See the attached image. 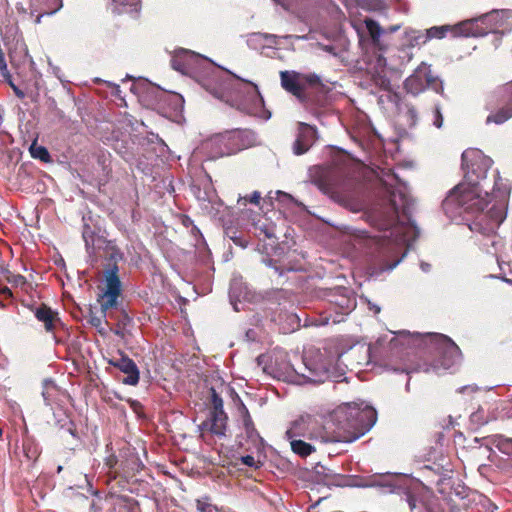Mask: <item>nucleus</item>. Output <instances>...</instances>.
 Returning a JSON list of instances; mask_svg holds the SVG:
<instances>
[{
	"label": "nucleus",
	"mask_w": 512,
	"mask_h": 512,
	"mask_svg": "<svg viewBox=\"0 0 512 512\" xmlns=\"http://www.w3.org/2000/svg\"><path fill=\"white\" fill-rule=\"evenodd\" d=\"M216 80L215 85H204L215 98L246 114L263 120L270 119L271 112L265 108L264 99L256 84L234 74L225 80L219 78Z\"/></svg>",
	"instance_id": "1"
},
{
	"label": "nucleus",
	"mask_w": 512,
	"mask_h": 512,
	"mask_svg": "<svg viewBox=\"0 0 512 512\" xmlns=\"http://www.w3.org/2000/svg\"><path fill=\"white\" fill-rule=\"evenodd\" d=\"M379 181L389 193L388 218L382 224V229L389 231V235H384V237L394 238L396 243L403 244L410 240L407 233L411 231L415 239L419 235L417 227L404 225L400 220V214L406 216L410 205L405 184L391 170H382Z\"/></svg>",
	"instance_id": "2"
},
{
	"label": "nucleus",
	"mask_w": 512,
	"mask_h": 512,
	"mask_svg": "<svg viewBox=\"0 0 512 512\" xmlns=\"http://www.w3.org/2000/svg\"><path fill=\"white\" fill-rule=\"evenodd\" d=\"M424 338L429 341L437 351V362L434 364L419 365L414 368H410L405 365L400 369L395 368L394 371H402L407 374L418 371H424L426 373L431 371L438 372L440 367L443 369H449L461 362L462 353L460 348L452 339L443 334L427 333L425 335H421L420 333H410L409 331L402 330L397 333V337L391 340V345L395 347L398 345V342L403 346L416 345L418 342L423 341Z\"/></svg>",
	"instance_id": "3"
},
{
	"label": "nucleus",
	"mask_w": 512,
	"mask_h": 512,
	"mask_svg": "<svg viewBox=\"0 0 512 512\" xmlns=\"http://www.w3.org/2000/svg\"><path fill=\"white\" fill-rule=\"evenodd\" d=\"M332 419L339 430L349 434H335L341 439L340 442H352L370 431L377 421V412L364 402H353L339 406L334 411Z\"/></svg>",
	"instance_id": "4"
},
{
	"label": "nucleus",
	"mask_w": 512,
	"mask_h": 512,
	"mask_svg": "<svg viewBox=\"0 0 512 512\" xmlns=\"http://www.w3.org/2000/svg\"><path fill=\"white\" fill-rule=\"evenodd\" d=\"M469 183H460L450 191L442 203L443 210L451 219H457L464 214L482 212L489 200L481 197L478 182L467 173Z\"/></svg>",
	"instance_id": "5"
},
{
	"label": "nucleus",
	"mask_w": 512,
	"mask_h": 512,
	"mask_svg": "<svg viewBox=\"0 0 512 512\" xmlns=\"http://www.w3.org/2000/svg\"><path fill=\"white\" fill-rule=\"evenodd\" d=\"M506 214L504 207L494 205L487 214H480L475 221L469 224L471 231L482 235L479 245L484 252L496 254L499 247L502 246V240L496 235V229L505 220Z\"/></svg>",
	"instance_id": "6"
},
{
	"label": "nucleus",
	"mask_w": 512,
	"mask_h": 512,
	"mask_svg": "<svg viewBox=\"0 0 512 512\" xmlns=\"http://www.w3.org/2000/svg\"><path fill=\"white\" fill-rule=\"evenodd\" d=\"M511 18L512 10H493L480 17L467 19L456 24L454 31L456 35H463V37H482L490 31L494 32V27L505 25Z\"/></svg>",
	"instance_id": "7"
},
{
	"label": "nucleus",
	"mask_w": 512,
	"mask_h": 512,
	"mask_svg": "<svg viewBox=\"0 0 512 512\" xmlns=\"http://www.w3.org/2000/svg\"><path fill=\"white\" fill-rule=\"evenodd\" d=\"M283 380L303 385L306 383H324L333 376L330 363H316L307 357L303 358L302 367L295 368L287 364L282 372Z\"/></svg>",
	"instance_id": "8"
},
{
	"label": "nucleus",
	"mask_w": 512,
	"mask_h": 512,
	"mask_svg": "<svg viewBox=\"0 0 512 512\" xmlns=\"http://www.w3.org/2000/svg\"><path fill=\"white\" fill-rule=\"evenodd\" d=\"M256 140V134L251 130H235L216 136L205 145L213 150L212 158H218L249 148L255 145Z\"/></svg>",
	"instance_id": "9"
},
{
	"label": "nucleus",
	"mask_w": 512,
	"mask_h": 512,
	"mask_svg": "<svg viewBox=\"0 0 512 512\" xmlns=\"http://www.w3.org/2000/svg\"><path fill=\"white\" fill-rule=\"evenodd\" d=\"M287 439L303 438L316 440L322 443L340 442V438L328 432L321 426L316 417L310 414L300 415L290 423L286 431Z\"/></svg>",
	"instance_id": "10"
},
{
	"label": "nucleus",
	"mask_w": 512,
	"mask_h": 512,
	"mask_svg": "<svg viewBox=\"0 0 512 512\" xmlns=\"http://www.w3.org/2000/svg\"><path fill=\"white\" fill-rule=\"evenodd\" d=\"M490 114L486 124H503L512 117V81L500 87L490 97L486 104Z\"/></svg>",
	"instance_id": "11"
},
{
	"label": "nucleus",
	"mask_w": 512,
	"mask_h": 512,
	"mask_svg": "<svg viewBox=\"0 0 512 512\" xmlns=\"http://www.w3.org/2000/svg\"><path fill=\"white\" fill-rule=\"evenodd\" d=\"M404 87L408 93L414 96L423 92L427 87L439 94H443L444 91L442 81L433 77L430 66L424 62L405 80Z\"/></svg>",
	"instance_id": "12"
},
{
	"label": "nucleus",
	"mask_w": 512,
	"mask_h": 512,
	"mask_svg": "<svg viewBox=\"0 0 512 512\" xmlns=\"http://www.w3.org/2000/svg\"><path fill=\"white\" fill-rule=\"evenodd\" d=\"M331 309L335 316H330L333 323H340L344 316L350 314L356 308V297L354 293L345 287L335 288L329 299Z\"/></svg>",
	"instance_id": "13"
},
{
	"label": "nucleus",
	"mask_w": 512,
	"mask_h": 512,
	"mask_svg": "<svg viewBox=\"0 0 512 512\" xmlns=\"http://www.w3.org/2000/svg\"><path fill=\"white\" fill-rule=\"evenodd\" d=\"M118 265L111 264L104 271L105 291L101 295V311L103 316L106 317L108 309L117 304L118 296L121 292V282L118 277Z\"/></svg>",
	"instance_id": "14"
},
{
	"label": "nucleus",
	"mask_w": 512,
	"mask_h": 512,
	"mask_svg": "<svg viewBox=\"0 0 512 512\" xmlns=\"http://www.w3.org/2000/svg\"><path fill=\"white\" fill-rule=\"evenodd\" d=\"M204 60L205 59L201 55L191 50L181 48L176 50L172 56L171 66L181 74L189 75L197 68L199 63Z\"/></svg>",
	"instance_id": "15"
},
{
	"label": "nucleus",
	"mask_w": 512,
	"mask_h": 512,
	"mask_svg": "<svg viewBox=\"0 0 512 512\" xmlns=\"http://www.w3.org/2000/svg\"><path fill=\"white\" fill-rule=\"evenodd\" d=\"M228 426V416L225 411L208 412L206 420L199 426L200 431H208L218 437H225Z\"/></svg>",
	"instance_id": "16"
},
{
	"label": "nucleus",
	"mask_w": 512,
	"mask_h": 512,
	"mask_svg": "<svg viewBox=\"0 0 512 512\" xmlns=\"http://www.w3.org/2000/svg\"><path fill=\"white\" fill-rule=\"evenodd\" d=\"M280 78L282 87L308 107L306 92L302 84V75L296 72L282 71Z\"/></svg>",
	"instance_id": "17"
},
{
	"label": "nucleus",
	"mask_w": 512,
	"mask_h": 512,
	"mask_svg": "<svg viewBox=\"0 0 512 512\" xmlns=\"http://www.w3.org/2000/svg\"><path fill=\"white\" fill-rule=\"evenodd\" d=\"M317 140L316 129L306 123H299L298 135L293 144V152L296 155L306 153Z\"/></svg>",
	"instance_id": "18"
},
{
	"label": "nucleus",
	"mask_w": 512,
	"mask_h": 512,
	"mask_svg": "<svg viewBox=\"0 0 512 512\" xmlns=\"http://www.w3.org/2000/svg\"><path fill=\"white\" fill-rule=\"evenodd\" d=\"M237 413H238V425L244 430L245 437L247 440H250L252 443H256L257 441H262L259 433L257 432L253 420L250 416V413L244 403L239 399V403L237 404Z\"/></svg>",
	"instance_id": "19"
},
{
	"label": "nucleus",
	"mask_w": 512,
	"mask_h": 512,
	"mask_svg": "<svg viewBox=\"0 0 512 512\" xmlns=\"http://www.w3.org/2000/svg\"><path fill=\"white\" fill-rule=\"evenodd\" d=\"M109 363L126 374V377L122 380L124 384L136 385L138 383L139 370L132 359L121 356L119 359L110 360Z\"/></svg>",
	"instance_id": "20"
},
{
	"label": "nucleus",
	"mask_w": 512,
	"mask_h": 512,
	"mask_svg": "<svg viewBox=\"0 0 512 512\" xmlns=\"http://www.w3.org/2000/svg\"><path fill=\"white\" fill-rule=\"evenodd\" d=\"M229 298L235 311H240L238 303L250 300V292L240 278H234L231 281Z\"/></svg>",
	"instance_id": "21"
},
{
	"label": "nucleus",
	"mask_w": 512,
	"mask_h": 512,
	"mask_svg": "<svg viewBox=\"0 0 512 512\" xmlns=\"http://www.w3.org/2000/svg\"><path fill=\"white\" fill-rule=\"evenodd\" d=\"M473 156L479 165L482 167L481 171L476 175L477 179L486 178V174L489 168H491L493 164V160L487 156H484L478 150H466L462 153V166L463 168L469 169L468 161L470 157Z\"/></svg>",
	"instance_id": "22"
},
{
	"label": "nucleus",
	"mask_w": 512,
	"mask_h": 512,
	"mask_svg": "<svg viewBox=\"0 0 512 512\" xmlns=\"http://www.w3.org/2000/svg\"><path fill=\"white\" fill-rule=\"evenodd\" d=\"M421 473L423 477L430 479L431 482L441 484L447 478H450L451 469L434 463L433 465L423 466Z\"/></svg>",
	"instance_id": "23"
},
{
	"label": "nucleus",
	"mask_w": 512,
	"mask_h": 512,
	"mask_svg": "<svg viewBox=\"0 0 512 512\" xmlns=\"http://www.w3.org/2000/svg\"><path fill=\"white\" fill-rule=\"evenodd\" d=\"M33 313L35 318L44 324L47 332H52L54 330V323L58 318L57 313L53 312L51 308L41 304L33 309Z\"/></svg>",
	"instance_id": "24"
},
{
	"label": "nucleus",
	"mask_w": 512,
	"mask_h": 512,
	"mask_svg": "<svg viewBox=\"0 0 512 512\" xmlns=\"http://www.w3.org/2000/svg\"><path fill=\"white\" fill-rule=\"evenodd\" d=\"M315 470L316 474L320 477V480L325 484L336 486L345 485V477L341 474L335 473L333 470L323 465H317Z\"/></svg>",
	"instance_id": "25"
},
{
	"label": "nucleus",
	"mask_w": 512,
	"mask_h": 512,
	"mask_svg": "<svg viewBox=\"0 0 512 512\" xmlns=\"http://www.w3.org/2000/svg\"><path fill=\"white\" fill-rule=\"evenodd\" d=\"M288 441L290 442L291 450L301 457H307L315 452V447L303 438L288 439Z\"/></svg>",
	"instance_id": "26"
},
{
	"label": "nucleus",
	"mask_w": 512,
	"mask_h": 512,
	"mask_svg": "<svg viewBox=\"0 0 512 512\" xmlns=\"http://www.w3.org/2000/svg\"><path fill=\"white\" fill-rule=\"evenodd\" d=\"M396 478L392 475H382L379 477H375L369 482H367L364 486L366 487H381L387 489L389 492H393L394 489L397 487V484L395 482Z\"/></svg>",
	"instance_id": "27"
},
{
	"label": "nucleus",
	"mask_w": 512,
	"mask_h": 512,
	"mask_svg": "<svg viewBox=\"0 0 512 512\" xmlns=\"http://www.w3.org/2000/svg\"><path fill=\"white\" fill-rule=\"evenodd\" d=\"M23 452L28 460H36L40 455V447L32 437L27 436L23 440Z\"/></svg>",
	"instance_id": "28"
},
{
	"label": "nucleus",
	"mask_w": 512,
	"mask_h": 512,
	"mask_svg": "<svg viewBox=\"0 0 512 512\" xmlns=\"http://www.w3.org/2000/svg\"><path fill=\"white\" fill-rule=\"evenodd\" d=\"M405 500L411 512H426L427 509L424 501L413 492H405Z\"/></svg>",
	"instance_id": "29"
},
{
	"label": "nucleus",
	"mask_w": 512,
	"mask_h": 512,
	"mask_svg": "<svg viewBox=\"0 0 512 512\" xmlns=\"http://www.w3.org/2000/svg\"><path fill=\"white\" fill-rule=\"evenodd\" d=\"M363 24L364 27L362 29H365L367 33L370 35L372 41L376 43L379 40L381 34L383 33V30L380 27V25L371 18H365Z\"/></svg>",
	"instance_id": "30"
},
{
	"label": "nucleus",
	"mask_w": 512,
	"mask_h": 512,
	"mask_svg": "<svg viewBox=\"0 0 512 512\" xmlns=\"http://www.w3.org/2000/svg\"><path fill=\"white\" fill-rule=\"evenodd\" d=\"M454 26L449 25H443V26H433L426 30V36L428 37V40L430 39H442L446 36V33L448 31H451L454 36H457L454 31Z\"/></svg>",
	"instance_id": "31"
},
{
	"label": "nucleus",
	"mask_w": 512,
	"mask_h": 512,
	"mask_svg": "<svg viewBox=\"0 0 512 512\" xmlns=\"http://www.w3.org/2000/svg\"><path fill=\"white\" fill-rule=\"evenodd\" d=\"M478 472L482 477L486 478L490 482L499 481L498 471L491 462L480 464L478 466Z\"/></svg>",
	"instance_id": "32"
},
{
	"label": "nucleus",
	"mask_w": 512,
	"mask_h": 512,
	"mask_svg": "<svg viewBox=\"0 0 512 512\" xmlns=\"http://www.w3.org/2000/svg\"><path fill=\"white\" fill-rule=\"evenodd\" d=\"M406 39L410 46H420L428 41L426 33L419 30H410L406 32Z\"/></svg>",
	"instance_id": "33"
},
{
	"label": "nucleus",
	"mask_w": 512,
	"mask_h": 512,
	"mask_svg": "<svg viewBox=\"0 0 512 512\" xmlns=\"http://www.w3.org/2000/svg\"><path fill=\"white\" fill-rule=\"evenodd\" d=\"M29 152L34 159H39L42 162L48 163L51 161V156L44 146H38L33 142L29 148Z\"/></svg>",
	"instance_id": "34"
},
{
	"label": "nucleus",
	"mask_w": 512,
	"mask_h": 512,
	"mask_svg": "<svg viewBox=\"0 0 512 512\" xmlns=\"http://www.w3.org/2000/svg\"><path fill=\"white\" fill-rule=\"evenodd\" d=\"M407 252H404L400 258H397L391 263H383L379 266H373L371 267V275L372 276H379L383 272H390L394 268H396L400 262L403 260V258L406 256Z\"/></svg>",
	"instance_id": "35"
},
{
	"label": "nucleus",
	"mask_w": 512,
	"mask_h": 512,
	"mask_svg": "<svg viewBox=\"0 0 512 512\" xmlns=\"http://www.w3.org/2000/svg\"><path fill=\"white\" fill-rule=\"evenodd\" d=\"M276 38H277V36L273 35V34L252 33L249 35L247 42L251 46L253 44L262 43V42H267L269 44H277Z\"/></svg>",
	"instance_id": "36"
},
{
	"label": "nucleus",
	"mask_w": 512,
	"mask_h": 512,
	"mask_svg": "<svg viewBox=\"0 0 512 512\" xmlns=\"http://www.w3.org/2000/svg\"><path fill=\"white\" fill-rule=\"evenodd\" d=\"M95 231L87 224H84L82 237L85 242V247L88 253H91L95 245Z\"/></svg>",
	"instance_id": "37"
},
{
	"label": "nucleus",
	"mask_w": 512,
	"mask_h": 512,
	"mask_svg": "<svg viewBox=\"0 0 512 512\" xmlns=\"http://www.w3.org/2000/svg\"><path fill=\"white\" fill-rule=\"evenodd\" d=\"M494 443L500 452L508 456H512V438L498 435L496 436Z\"/></svg>",
	"instance_id": "38"
},
{
	"label": "nucleus",
	"mask_w": 512,
	"mask_h": 512,
	"mask_svg": "<svg viewBox=\"0 0 512 512\" xmlns=\"http://www.w3.org/2000/svg\"><path fill=\"white\" fill-rule=\"evenodd\" d=\"M402 113L409 127H414L417 124L418 113L413 105L407 103L404 104V111Z\"/></svg>",
	"instance_id": "39"
},
{
	"label": "nucleus",
	"mask_w": 512,
	"mask_h": 512,
	"mask_svg": "<svg viewBox=\"0 0 512 512\" xmlns=\"http://www.w3.org/2000/svg\"><path fill=\"white\" fill-rule=\"evenodd\" d=\"M493 193L496 197L505 199L510 193V186L503 183V180L498 176L494 184Z\"/></svg>",
	"instance_id": "40"
},
{
	"label": "nucleus",
	"mask_w": 512,
	"mask_h": 512,
	"mask_svg": "<svg viewBox=\"0 0 512 512\" xmlns=\"http://www.w3.org/2000/svg\"><path fill=\"white\" fill-rule=\"evenodd\" d=\"M372 79L374 84L378 86L380 89L384 91H391V81L387 76L382 75L381 73H377L373 75Z\"/></svg>",
	"instance_id": "41"
},
{
	"label": "nucleus",
	"mask_w": 512,
	"mask_h": 512,
	"mask_svg": "<svg viewBox=\"0 0 512 512\" xmlns=\"http://www.w3.org/2000/svg\"><path fill=\"white\" fill-rule=\"evenodd\" d=\"M211 404L209 412H220L224 411L223 408V399L217 394L214 388H211Z\"/></svg>",
	"instance_id": "42"
},
{
	"label": "nucleus",
	"mask_w": 512,
	"mask_h": 512,
	"mask_svg": "<svg viewBox=\"0 0 512 512\" xmlns=\"http://www.w3.org/2000/svg\"><path fill=\"white\" fill-rule=\"evenodd\" d=\"M196 508L199 512H214L217 510L216 506L209 502L208 497L196 500Z\"/></svg>",
	"instance_id": "43"
},
{
	"label": "nucleus",
	"mask_w": 512,
	"mask_h": 512,
	"mask_svg": "<svg viewBox=\"0 0 512 512\" xmlns=\"http://www.w3.org/2000/svg\"><path fill=\"white\" fill-rule=\"evenodd\" d=\"M49 5L47 9L37 18V22H40V17L43 15H53L57 11H59L63 6L62 0H49Z\"/></svg>",
	"instance_id": "44"
},
{
	"label": "nucleus",
	"mask_w": 512,
	"mask_h": 512,
	"mask_svg": "<svg viewBox=\"0 0 512 512\" xmlns=\"http://www.w3.org/2000/svg\"><path fill=\"white\" fill-rule=\"evenodd\" d=\"M488 461L494 464L498 473L500 471L504 470L506 467V461L504 459L500 458L495 452H493L491 450L488 455Z\"/></svg>",
	"instance_id": "45"
},
{
	"label": "nucleus",
	"mask_w": 512,
	"mask_h": 512,
	"mask_svg": "<svg viewBox=\"0 0 512 512\" xmlns=\"http://www.w3.org/2000/svg\"><path fill=\"white\" fill-rule=\"evenodd\" d=\"M261 199V194L258 191H254L250 197L240 196L238 197L237 203L239 205H246L247 202L258 205Z\"/></svg>",
	"instance_id": "46"
},
{
	"label": "nucleus",
	"mask_w": 512,
	"mask_h": 512,
	"mask_svg": "<svg viewBox=\"0 0 512 512\" xmlns=\"http://www.w3.org/2000/svg\"><path fill=\"white\" fill-rule=\"evenodd\" d=\"M470 421L476 426H482L487 423V418L484 416V411L479 409L470 415Z\"/></svg>",
	"instance_id": "47"
},
{
	"label": "nucleus",
	"mask_w": 512,
	"mask_h": 512,
	"mask_svg": "<svg viewBox=\"0 0 512 512\" xmlns=\"http://www.w3.org/2000/svg\"><path fill=\"white\" fill-rule=\"evenodd\" d=\"M433 115V125L437 128H441L443 125V115L439 105H435L434 110L432 112Z\"/></svg>",
	"instance_id": "48"
},
{
	"label": "nucleus",
	"mask_w": 512,
	"mask_h": 512,
	"mask_svg": "<svg viewBox=\"0 0 512 512\" xmlns=\"http://www.w3.org/2000/svg\"><path fill=\"white\" fill-rule=\"evenodd\" d=\"M241 462L249 467L258 468L259 461H257L252 455H245L241 457Z\"/></svg>",
	"instance_id": "49"
},
{
	"label": "nucleus",
	"mask_w": 512,
	"mask_h": 512,
	"mask_svg": "<svg viewBox=\"0 0 512 512\" xmlns=\"http://www.w3.org/2000/svg\"><path fill=\"white\" fill-rule=\"evenodd\" d=\"M90 323L92 326L96 327L100 333L105 332V328L103 327V321L101 317L91 316Z\"/></svg>",
	"instance_id": "50"
},
{
	"label": "nucleus",
	"mask_w": 512,
	"mask_h": 512,
	"mask_svg": "<svg viewBox=\"0 0 512 512\" xmlns=\"http://www.w3.org/2000/svg\"><path fill=\"white\" fill-rule=\"evenodd\" d=\"M306 82L311 85H316L320 83V77L316 74H308V75H302V84Z\"/></svg>",
	"instance_id": "51"
},
{
	"label": "nucleus",
	"mask_w": 512,
	"mask_h": 512,
	"mask_svg": "<svg viewBox=\"0 0 512 512\" xmlns=\"http://www.w3.org/2000/svg\"><path fill=\"white\" fill-rule=\"evenodd\" d=\"M122 259H123V253L119 250H113L109 255V261L111 262L109 265H111V264L117 265V263L119 261H121Z\"/></svg>",
	"instance_id": "52"
},
{
	"label": "nucleus",
	"mask_w": 512,
	"mask_h": 512,
	"mask_svg": "<svg viewBox=\"0 0 512 512\" xmlns=\"http://www.w3.org/2000/svg\"><path fill=\"white\" fill-rule=\"evenodd\" d=\"M0 73L2 74V76L4 78L10 77V73L8 71L7 64H6L3 53H0Z\"/></svg>",
	"instance_id": "53"
},
{
	"label": "nucleus",
	"mask_w": 512,
	"mask_h": 512,
	"mask_svg": "<svg viewBox=\"0 0 512 512\" xmlns=\"http://www.w3.org/2000/svg\"><path fill=\"white\" fill-rule=\"evenodd\" d=\"M343 204L346 207H348L350 210H352L353 212H358V211L362 210V208H363L362 203L359 201L344 202Z\"/></svg>",
	"instance_id": "54"
},
{
	"label": "nucleus",
	"mask_w": 512,
	"mask_h": 512,
	"mask_svg": "<svg viewBox=\"0 0 512 512\" xmlns=\"http://www.w3.org/2000/svg\"><path fill=\"white\" fill-rule=\"evenodd\" d=\"M131 470L138 471L144 465L137 456H133L130 460Z\"/></svg>",
	"instance_id": "55"
},
{
	"label": "nucleus",
	"mask_w": 512,
	"mask_h": 512,
	"mask_svg": "<svg viewBox=\"0 0 512 512\" xmlns=\"http://www.w3.org/2000/svg\"><path fill=\"white\" fill-rule=\"evenodd\" d=\"M140 0H112L113 3L120 6H137Z\"/></svg>",
	"instance_id": "56"
},
{
	"label": "nucleus",
	"mask_w": 512,
	"mask_h": 512,
	"mask_svg": "<svg viewBox=\"0 0 512 512\" xmlns=\"http://www.w3.org/2000/svg\"><path fill=\"white\" fill-rule=\"evenodd\" d=\"M479 388L476 385H465L460 387L457 391L459 393H475Z\"/></svg>",
	"instance_id": "57"
},
{
	"label": "nucleus",
	"mask_w": 512,
	"mask_h": 512,
	"mask_svg": "<svg viewBox=\"0 0 512 512\" xmlns=\"http://www.w3.org/2000/svg\"><path fill=\"white\" fill-rule=\"evenodd\" d=\"M12 89L15 92V94L17 95V97H19L21 99L25 97V93L22 90H20L17 86H13Z\"/></svg>",
	"instance_id": "58"
},
{
	"label": "nucleus",
	"mask_w": 512,
	"mask_h": 512,
	"mask_svg": "<svg viewBox=\"0 0 512 512\" xmlns=\"http://www.w3.org/2000/svg\"><path fill=\"white\" fill-rule=\"evenodd\" d=\"M420 268L422 269V271L424 272H429L430 271V268H431V265L426 263V262H421L420 264Z\"/></svg>",
	"instance_id": "59"
},
{
	"label": "nucleus",
	"mask_w": 512,
	"mask_h": 512,
	"mask_svg": "<svg viewBox=\"0 0 512 512\" xmlns=\"http://www.w3.org/2000/svg\"><path fill=\"white\" fill-rule=\"evenodd\" d=\"M276 194H277V195H279V196H281V197H284V198H286V199H290V200H292V196H291V195H289V194H287V193H285V192L277 191V192H276Z\"/></svg>",
	"instance_id": "60"
},
{
	"label": "nucleus",
	"mask_w": 512,
	"mask_h": 512,
	"mask_svg": "<svg viewBox=\"0 0 512 512\" xmlns=\"http://www.w3.org/2000/svg\"><path fill=\"white\" fill-rule=\"evenodd\" d=\"M45 402L47 403L48 397H47V380L44 382V391L42 393Z\"/></svg>",
	"instance_id": "61"
},
{
	"label": "nucleus",
	"mask_w": 512,
	"mask_h": 512,
	"mask_svg": "<svg viewBox=\"0 0 512 512\" xmlns=\"http://www.w3.org/2000/svg\"><path fill=\"white\" fill-rule=\"evenodd\" d=\"M103 505L108 507L107 512H109L111 510V508L113 507V503L110 500H105Z\"/></svg>",
	"instance_id": "62"
},
{
	"label": "nucleus",
	"mask_w": 512,
	"mask_h": 512,
	"mask_svg": "<svg viewBox=\"0 0 512 512\" xmlns=\"http://www.w3.org/2000/svg\"><path fill=\"white\" fill-rule=\"evenodd\" d=\"M370 309H373L375 313H379V312H380V310H381V309H380V307H379V306H377V305H375V304H374V305H372V306L370 307Z\"/></svg>",
	"instance_id": "63"
},
{
	"label": "nucleus",
	"mask_w": 512,
	"mask_h": 512,
	"mask_svg": "<svg viewBox=\"0 0 512 512\" xmlns=\"http://www.w3.org/2000/svg\"><path fill=\"white\" fill-rule=\"evenodd\" d=\"M308 512H318L316 509V505L310 506Z\"/></svg>",
	"instance_id": "64"
}]
</instances>
